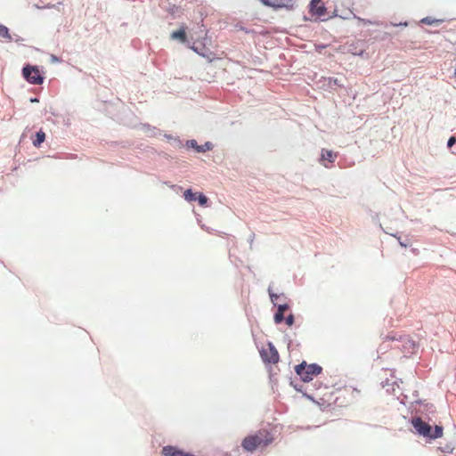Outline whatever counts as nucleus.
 <instances>
[{
	"mask_svg": "<svg viewBox=\"0 0 456 456\" xmlns=\"http://www.w3.org/2000/svg\"><path fill=\"white\" fill-rule=\"evenodd\" d=\"M273 442L272 433L262 428L247 436L241 442V447L248 452H253L257 449H264Z\"/></svg>",
	"mask_w": 456,
	"mask_h": 456,
	"instance_id": "f257e3e1",
	"label": "nucleus"
},
{
	"mask_svg": "<svg viewBox=\"0 0 456 456\" xmlns=\"http://www.w3.org/2000/svg\"><path fill=\"white\" fill-rule=\"evenodd\" d=\"M411 422L418 435L430 440L440 438L444 435V429L442 426L436 425L433 428L428 423L425 422L419 417L412 418Z\"/></svg>",
	"mask_w": 456,
	"mask_h": 456,
	"instance_id": "f03ea898",
	"label": "nucleus"
},
{
	"mask_svg": "<svg viewBox=\"0 0 456 456\" xmlns=\"http://www.w3.org/2000/svg\"><path fill=\"white\" fill-rule=\"evenodd\" d=\"M322 370V367L318 364H306L305 362L297 365L295 368L296 373L304 382L313 380L314 377L319 375Z\"/></svg>",
	"mask_w": 456,
	"mask_h": 456,
	"instance_id": "7ed1b4c3",
	"label": "nucleus"
},
{
	"mask_svg": "<svg viewBox=\"0 0 456 456\" xmlns=\"http://www.w3.org/2000/svg\"><path fill=\"white\" fill-rule=\"evenodd\" d=\"M22 74L30 84L41 85L44 82V77L41 76L37 67L27 65L23 68Z\"/></svg>",
	"mask_w": 456,
	"mask_h": 456,
	"instance_id": "20e7f679",
	"label": "nucleus"
},
{
	"mask_svg": "<svg viewBox=\"0 0 456 456\" xmlns=\"http://www.w3.org/2000/svg\"><path fill=\"white\" fill-rule=\"evenodd\" d=\"M260 354L263 361L268 363H277L280 359L277 349L271 343L266 348L261 350Z\"/></svg>",
	"mask_w": 456,
	"mask_h": 456,
	"instance_id": "39448f33",
	"label": "nucleus"
},
{
	"mask_svg": "<svg viewBox=\"0 0 456 456\" xmlns=\"http://www.w3.org/2000/svg\"><path fill=\"white\" fill-rule=\"evenodd\" d=\"M262 3L273 9L292 10L295 7L296 0H261Z\"/></svg>",
	"mask_w": 456,
	"mask_h": 456,
	"instance_id": "423d86ee",
	"label": "nucleus"
},
{
	"mask_svg": "<svg viewBox=\"0 0 456 456\" xmlns=\"http://www.w3.org/2000/svg\"><path fill=\"white\" fill-rule=\"evenodd\" d=\"M310 12L317 17H322L326 14L327 9L322 0H312L310 3Z\"/></svg>",
	"mask_w": 456,
	"mask_h": 456,
	"instance_id": "0eeeda50",
	"label": "nucleus"
},
{
	"mask_svg": "<svg viewBox=\"0 0 456 456\" xmlns=\"http://www.w3.org/2000/svg\"><path fill=\"white\" fill-rule=\"evenodd\" d=\"M162 454L164 456H195L190 452H183L171 445L163 447Z\"/></svg>",
	"mask_w": 456,
	"mask_h": 456,
	"instance_id": "6e6552de",
	"label": "nucleus"
},
{
	"mask_svg": "<svg viewBox=\"0 0 456 456\" xmlns=\"http://www.w3.org/2000/svg\"><path fill=\"white\" fill-rule=\"evenodd\" d=\"M388 341H403L406 346H408L409 349H414L415 343L411 340L408 337H402L396 338L394 335H388L386 337L384 342L381 346H385L387 342Z\"/></svg>",
	"mask_w": 456,
	"mask_h": 456,
	"instance_id": "1a4fd4ad",
	"label": "nucleus"
},
{
	"mask_svg": "<svg viewBox=\"0 0 456 456\" xmlns=\"http://www.w3.org/2000/svg\"><path fill=\"white\" fill-rule=\"evenodd\" d=\"M186 29H187L186 26H184V25L181 26L179 30L173 31L171 33V35H170L171 39L179 40L181 43H185L187 40Z\"/></svg>",
	"mask_w": 456,
	"mask_h": 456,
	"instance_id": "9d476101",
	"label": "nucleus"
},
{
	"mask_svg": "<svg viewBox=\"0 0 456 456\" xmlns=\"http://www.w3.org/2000/svg\"><path fill=\"white\" fill-rule=\"evenodd\" d=\"M289 308L288 305L282 304L279 305L278 310L274 314V322L275 323H281L284 320V312Z\"/></svg>",
	"mask_w": 456,
	"mask_h": 456,
	"instance_id": "9b49d317",
	"label": "nucleus"
},
{
	"mask_svg": "<svg viewBox=\"0 0 456 456\" xmlns=\"http://www.w3.org/2000/svg\"><path fill=\"white\" fill-rule=\"evenodd\" d=\"M337 157H338V154H337V153H335V152H333V151H330V150H325V149H323V150L322 151V156H321V158H322V161L327 160V161H329V162H330V163H333V162L336 160Z\"/></svg>",
	"mask_w": 456,
	"mask_h": 456,
	"instance_id": "f8f14e48",
	"label": "nucleus"
},
{
	"mask_svg": "<svg viewBox=\"0 0 456 456\" xmlns=\"http://www.w3.org/2000/svg\"><path fill=\"white\" fill-rule=\"evenodd\" d=\"M45 140V133L42 130L38 131L36 134V138L33 140V145L37 148L40 147V145Z\"/></svg>",
	"mask_w": 456,
	"mask_h": 456,
	"instance_id": "ddd939ff",
	"label": "nucleus"
},
{
	"mask_svg": "<svg viewBox=\"0 0 456 456\" xmlns=\"http://www.w3.org/2000/svg\"><path fill=\"white\" fill-rule=\"evenodd\" d=\"M183 197L184 199L191 202V201H194L197 200V197H196V194L192 192V191L191 189H187L184 192H183Z\"/></svg>",
	"mask_w": 456,
	"mask_h": 456,
	"instance_id": "4468645a",
	"label": "nucleus"
},
{
	"mask_svg": "<svg viewBox=\"0 0 456 456\" xmlns=\"http://www.w3.org/2000/svg\"><path fill=\"white\" fill-rule=\"evenodd\" d=\"M356 44H351L349 45V49H348V52L351 53L352 54L354 55H359V56H362L363 54V50L361 49V50H358L356 45Z\"/></svg>",
	"mask_w": 456,
	"mask_h": 456,
	"instance_id": "2eb2a0df",
	"label": "nucleus"
},
{
	"mask_svg": "<svg viewBox=\"0 0 456 456\" xmlns=\"http://www.w3.org/2000/svg\"><path fill=\"white\" fill-rule=\"evenodd\" d=\"M0 37L11 39V36L9 34L8 28L5 26L1 25V24H0Z\"/></svg>",
	"mask_w": 456,
	"mask_h": 456,
	"instance_id": "dca6fc26",
	"label": "nucleus"
},
{
	"mask_svg": "<svg viewBox=\"0 0 456 456\" xmlns=\"http://www.w3.org/2000/svg\"><path fill=\"white\" fill-rule=\"evenodd\" d=\"M328 86L330 87H333L334 86H342V85L339 83L338 78L335 77H329L328 78Z\"/></svg>",
	"mask_w": 456,
	"mask_h": 456,
	"instance_id": "f3484780",
	"label": "nucleus"
},
{
	"mask_svg": "<svg viewBox=\"0 0 456 456\" xmlns=\"http://www.w3.org/2000/svg\"><path fill=\"white\" fill-rule=\"evenodd\" d=\"M190 143H191V146L192 148L196 149V151H197L198 152H204V151H205L204 146H202V145H198V144H197V142H196L195 140H191V141L190 142Z\"/></svg>",
	"mask_w": 456,
	"mask_h": 456,
	"instance_id": "a211bd4d",
	"label": "nucleus"
},
{
	"mask_svg": "<svg viewBox=\"0 0 456 456\" xmlns=\"http://www.w3.org/2000/svg\"><path fill=\"white\" fill-rule=\"evenodd\" d=\"M197 199L200 206H205L208 202V198L202 193H200Z\"/></svg>",
	"mask_w": 456,
	"mask_h": 456,
	"instance_id": "6ab92c4d",
	"label": "nucleus"
},
{
	"mask_svg": "<svg viewBox=\"0 0 456 456\" xmlns=\"http://www.w3.org/2000/svg\"><path fill=\"white\" fill-rule=\"evenodd\" d=\"M285 322H286V324L288 326H292L293 323H294V316L292 314H289L286 319H285Z\"/></svg>",
	"mask_w": 456,
	"mask_h": 456,
	"instance_id": "aec40b11",
	"label": "nucleus"
},
{
	"mask_svg": "<svg viewBox=\"0 0 456 456\" xmlns=\"http://www.w3.org/2000/svg\"><path fill=\"white\" fill-rule=\"evenodd\" d=\"M456 143V138L454 136H452L447 142V145L449 148H452V146Z\"/></svg>",
	"mask_w": 456,
	"mask_h": 456,
	"instance_id": "412c9836",
	"label": "nucleus"
},
{
	"mask_svg": "<svg viewBox=\"0 0 456 456\" xmlns=\"http://www.w3.org/2000/svg\"><path fill=\"white\" fill-rule=\"evenodd\" d=\"M354 19H357L360 22H362V23H363V24H365V25H366V24H371V23H372L371 21H370V20H366L362 19V18H360V17H357V16H356V15H354Z\"/></svg>",
	"mask_w": 456,
	"mask_h": 456,
	"instance_id": "4be33fe9",
	"label": "nucleus"
},
{
	"mask_svg": "<svg viewBox=\"0 0 456 456\" xmlns=\"http://www.w3.org/2000/svg\"><path fill=\"white\" fill-rule=\"evenodd\" d=\"M270 297H271L272 302L274 303V304H276L277 300L280 297V296H278L276 294H273V293H270Z\"/></svg>",
	"mask_w": 456,
	"mask_h": 456,
	"instance_id": "5701e85b",
	"label": "nucleus"
},
{
	"mask_svg": "<svg viewBox=\"0 0 456 456\" xmlns=\"http://www.w3.org/2000/svg\"><path fill=\"white\" fill-rule=\"evenodd\" d=\"M204 146V149H205V151L208 150H211V143L210 142H207Z\"/></svg>",
	"mask_w": 456,
	"mask_h": 456,
	"instance_id": "b1692460",
	"label": "nucleus"
},
{
	"mask_svg": "<svg viewBox=\"0 0 456 456\" xmlns=\"http://www.w3.org/2000/svg\"><path fill=\"white\" fill-rule=\"evenodd\" d=\"M400 245H401L402 247H404V248H405V247H407V244H406V243H404V242H402V241H400Z\"/></svg>",
	"mask_w": 456,
	"mask_h": 456,
	"instance_id": "393cba45",
	"label": "nucleus"
},
{
	"mask_svg": "<svg viewBox=\"0 0 456 456\" xmlns=\"http://www.w3.org/2000/svg\"><path fill=\"white\" fill-rule=\"evenodd\" d=\"M191 49L198 53L197 49L194 46H192Z\"/></svg>",
	"mask_w": 456,
	"mask_h": 456,
	"instance_id": "a878e982",
	"label": "nucleus"
},
{
	"mask_svg": "<svg viewBox=\"0 0 456 456\" xmlns=\"http://www.w3.org/2000/svg\"><path fill=\"white\" fill-rule=\"evenodd\" d=\"M454 76L456 77V67H455V69H454Z\"/></svg>",
	"mask_w": 456,
	"mask_h": 456,
	"instance_id": "bb28decb",
	"label": "nucleus"
}]
</instances>
